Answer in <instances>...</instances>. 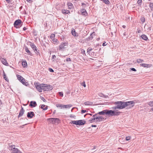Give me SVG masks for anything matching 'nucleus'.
Segmentation results:
<instances>
[{
	"instance_id": "1",
	"label": "nucleus",
	"mask_w": 153,
	"mask_h": 153,
	"mask_svg": "<svg viewBox=\"0 0 153 153\" xmlns=\"http://www.w3.org/2000/svg\"><path fill=\"white\" fill-rule=\"evenodd\" d=\"M115 105H117L119 109L126 108L129 109L133 107L134 105V102L133 101L128 102H123V101L115 102L114 103Z\"/></svg>"
},
{
	"instance_id": "2",
	"label": "nucleus",
	"mask_w": 153,
	"mask_h": 153,
	"mask_svg": "<svg viewBox=\"0 0 153 153\" xmlns=\"http://www.w3.org/2000/svg\"><path fill=\"white\" fill-rule=\"evenodd\" d=\"M120 112H117L112 110L106 109V115L108 117L116 116L119 115Z\"/></svg>"
},
{
	"instance_id": "3",
	"label": "nucleus",
	"mask_w": 153,
	"mask_h": 153,
	"mask_svg": "<svg viewBox=\"0 0 153 153\" xmlns=\"http://www.w3.org/2000/svg\"><path fill=\"white\" fill-rule=\"evenodd\" d=\"M23 24V22L20 19L16 20L14 23L13 25L16 28H19L22 27Z\"/></svg>"
},
{
	"instance_id": "4",
	"label": "nucleus",
	"mask_w": 153,
	"mask_h": 153,
	"mask_svg": "<svg viewBox=\"0 0 153 153\" xmlns=\"http://www.w3.org/2000/svg\"><path fill=\"white\" fill-rule=\"evenodd\" d=\"M35 85L36 87V89L40 92H42L43 90L42 88H43V86L45 85L44 84H39V83H35Z\"/></svg>"
},
{
	"instance_id": "5",
	"label": "nucleus",
	"mask_w": 153,
	"mask_h": 153,
	"mask_svg": "<svg viewBox=\"0 0 153 153\" xmlns=\"http://www.w3.org/2000/svg\"><path fill=\"white\" fill-rule=\"evenodd\" d=\"M30 45L36 53L37 54H40L39 51L38 49V48L34 43H30Z\"/></svg>"
},
{
	"instance_id": "6",
	"label": "nucleus",
	"mask_w": 153,
	"mask_h": 153,
	"mask_svg": "<svg viewBox=\"0 0 153 153\" xmlns=\"http://www.w3.org/2000/svg\"><path fill=\"white\" fill-rule=\"evenodd\" d=\"M45 85L43 86L42 88L43 90L44 91H48L51 90L53 89V87L51 85H48L47 84H45Z\"/></svg>"
},
{
	"instance_id": "7",
	"label": "nucleus",
	"mask_w": 153,
	"mask_h": 153,
	"mask_svg": "<svg viewBox=\"0 0 153 153\" xmlns=\"http://www.w3.org/2000/svg\"><path fill=\"white\" fill-rule=\"evenodd\" d=\"M35 115L33 111H30L27 112V117L28 118H32Z\"/></svg>"
},
{
	"instance_id": "8",
	"label": "nucleus",
	"mask_w": 153,
	"mask_h": 153,
	"mask_svg": "<svg viewBox=\"0 0 153 153\" xmlns=\"http://www.w3.org/2000/svg\"><path fill=\"white\" fill-rule=\"evenodd\" d=\"M25 111V110H24L23 107L22 106L21 109L19 111V114L18 116V118L22 117L24 114Z\"/></svg>"
},
{
	"instance_id": "9",
	"label": "nucleus",
	"mask_w": 153,
	"mask_h": 153,
	"mask_svg": "<svg viewBox=\"0 0 153 153\" xmlns=\"http://www.w3.org/2000/svg\"><path fill=\"white\" fill-rule=\"evenodd\" d=\"M78 125L83 126L85 124L86 121L84 120H78Z\"/></svg>"
},
{
	"instance_id": "10",
	"label": "nucleus",
	"mask_w": 153,
	"mask_h": 153,
	"mask_svg": "<svg viewBox=\"0 0 153 153\" xmlns=\"http://www.w3.org/2000/svg\"><path fill=\"white\" fill-rule=\"evenodd\" d=\"M96 120L95 121V122L96 123H99L102 121L104 119V118L102 116H99L98 117H96Z\"/></svg>"
},
{
	"instance_id": "11",
	"label": "nucleus",
	"mask_w": 153,
	"mask_h": 153,
	"mask_svg": "<svg viewBox=\"0 0 153 153\" xmlns=\"http://www.w3.org/2000/svg\"><path fill=\"white\" fill-rule=\"evenodd\" d=\"M68 43L66 42L62 43L59 46V50H61L62 49L64 48L65 46L68 45Z\"/></svg>"
},
{
	"instance_id": "12",
	"label": "nucleus",
	"mask_w": 153,
	"mask_h": 153,
	"mask_svg": "<svg viewBox=\"0 0 153 153\" xmlns=\"http://www.w3.org/2000/svg\"><path fill=\"white\" fill-rule=\"evenodd\" d=\"M37 104L36 102L31 101L30 102V104H29V106L31 107H35Z\"/></svg>"
},
{
	"instance_id": "13",
	"label": "nucleus",
	"mask_w": 153,
	"mask_h": 153,
	"mask_svg": "<svg viewBox=\"0 0 153 153\" xmlns=\"http://www.w3.org/2000/svg\"><path fill=\"white\" fill-rule=\"evenodd\" d=\"M51 122H52V123H54L56 121V120L59 121V118H52L48 119Z\"/></svg>"
},
{
	"instance_id": "14",
	"label": "nucleus",
	"mask_w": 153,
	"mask_h": 153,
	"mask_svg": "<svg viewBox=\"0 0 153 153\" xmlns=\"http://www.w3.org/2000/svg\"><path fill=\"white\" fill-rule=\"evenodd\" d=\"M140 66L143 67H144L146 68H150L151 66H152V65L151 64H148L145 63H141L140 64Z\"/></svg>"
},
{
	"instance_id": "15",
	"label": "nucleus",
	"mask_w": 153,
	"mask_h": 153,
	"mask_svg": "<svg viewBox=\"0 0 153 153\" xmlns=\"http://www.w3.org/2000/svg\"><path fill=\"white\" fill-rule=\"evenodd\" d=\"M80 11L82 15L86 16L87 15V13L86 10L84 9H81Z\"/></svg>"
},
{
	"instance_id": "16",
	"label": "nucleus",
	"mask_w": 153,
	"mask_h": 153,
	"mask_svg": "<svg viewBox=\"0 0 153 153\" xmlns=\"http://www.w3.org/2000/svg\"><path fill=\"white\" fill-rule=\"evenodd\" d=\"M0 60L3 64L7 66L8 63L5 59L3 58H0Z\"/></svg>"
},
{
	"instance_id": "17",
	"label": "nucleus",
	"mask_w": 153,
	"mask_h": 153,
	"mask_svg": "<svg viewBox=\"0 0 153 153\" xmlns=\"http://www.w3.org/2000/svg\"><path fill=\"white\" fill-rule=\"evenodd\" d=\"M56 107L59 109L64 108V105L59 104H56Z\"/></svg>"
},
{
	"instance_id": "18",
	"label": "nucleus",
	"mask_w": 153,
	"mask_h": 153,
	"mask_svg": "<svg viewBox=\"0 0 153 153\" xmlns=\"http://www.w3.org/2000/svg\"><path fill=\"white\" fill-rule=\"evenodd\" d=\"M25 51L28 53V54L30 56H32V54L31 52L29 50L27 47L26 46H25Z\"/></svg>"
},
{
	"instance_id": "19",
	"label": "nucleus",
	"mask_w": 153,
	"mask_h": 153,
	"mask_svg": "<svg viewBox=\"0 0 153 153\" xmlns=\"http://www.w3.org/2000/svg\"><path fill=\"white\" fill-rule=\"evenodd\" d=\"M17 79L21 82L22 81V80H24V78L21 75L18 74L16 75Z\"/></svg>"
},
{
	"instance_id": "20",
	"label": "nucleus",
	"mask_w": 153,
	"mask_h": 153,
	"mask_svg": "<svg viewBox=\"0 0 153 153\" xmlns=\"http://www.w3.org/2000/svg\"><path fill=\"white\" fill-rule=\"evenodd\" d=\"M12 152L13 153H22L17 148L14 149V150L12 151Z\"/></svg>"
},
{
	"instance_id": "21",
	"label": "nucleus",
	"mask_w": 153,
	"mask_h": 153,
	"mask_svg": "<svg viewBox=\"0 0 153 153\" xmlns=\"http://www.w3.org/2000/svg\"><path fill=\"white\" fill-rule=\"evenodd\" d=\"M67 5L69 9H71L73 7V4L71 3H68Z\"/></svg>"
},
{
	"instance_id": "22",
	"label": "nucleus",
	"mask_w": 153,
	"mask_h": 153,
	"mask_svg": "<svg viewBox=\"0 0 153 153\" xmlns=\"http://www.w3.org/2000/svg\"><path fill=\"white\" fill-rule=\"evenodd\" d=\"M98 114L100 115H106V109L103 110L102 111L99 112L98 113Z\"/></svg>"
},
{
	"instance_id": "23",
	"label": "nucleus",
	"mask_w": 153,
	"mask_h": 153,
	"mask_svg": "<svg viewBox=\"0 0 153 153\" xmlns=\"http://www.w3.org/2000/svg\"><path fill=\"white\" fill-rule=\"evenodd\" d=\"M62 13L64 14H68L70 13V11L69 10H62Z\"/></svg>"
},
{
	"instance_id": "24",
	"label": "nucleus",
	"mask_w": 153,
	"mask_h": 153,
	"mask_svg": "<svg viewBox=\"0 0 153 153\" xmlns=\"http://www.w3.org/2000/svg\"><path fill=\"white\" fill-rule=\"evenodd\" d=\"M141 37L145 41L147 40L148 39L147 37L145 34L142 35L141 36Z\"/></svg>"
},
{
	"instance_id": "25",
	"label": "nucleus",
	"mask_w": 153,
	"mask_h": 153,
	"mask_svg": "<svg viewBox=\"0 0 153 153\" xmlns=\"http://www.w3.org/2000/svg\"><path fill=\"white\" fill-rule=\"evenodd\" d=\"M41 108L44 110H46L48 109V106H45V105H42L41 106Z\"/></svg>"
},
{
	"instance_id": "26",
	"label": "nucleus",
	"mask_w": 153,
	"mask_h": 153,
	"mask_svg": "<svg viewBox=\"0 0 153 153\" xmlns=\"http://www.w3.org/2000/svg\"><path fill=\"white\" fill-rule=\"evenodd\" d=\"M71 33L72 35L74 36L75 37L77 36H78L76 35V34H77V33H76L75 30L74 29H73L71 31Z\"/></svg>"
},
{
	"instance_id": "27",
	"label": "nucleus",
	"mask_w": 153,
	"mask_h": 153,
	"mask_svg": "<svg viewBox=\"0 0 153 153\" xmlns=\"http://www.w3.org/2000/svg\"><path fill=\"white\" fill-rule=\"evenodd\" d=\"M72 106V105L71 104L66 105H64V108H69Z\"/></svg>"
},
{
	"instance_id": "28",
	"label": "nucleus",
	"mask_w": 153,
	"mask_h": 153,
	"mask_svg": "<svg viewBox=\"0 0 153 153\" xmlns=\"http://www.w3.org/2000/svg\"><path fill=\"white\" fill-rule=\"evenodd\" d=\"M21 82L22 83V84L26 86H27L28 85V83L25 81V79H24V80H22V81Z\"/></svg>"
},
{
	"instance_id": "29",
	"label": "nucleus",
	"mask_w": 153,
	"mask_h": 153,
	"mask_svg": "<svg viewBox=\"0 0 153 153\" xmlns=\"http://www.w3.org/2000/svg\"><path fill=\"white\" fill-rule=\"evenodd\" d=\"M9 150H12V151L14 150V149H15V146L14 145H9Z\"/></svg>"
},
{
	"instance_id": "30",
	"label": "nucleus",
	"mask_w": 153,
	"mask_h": 153,
	"mask_svg": "<svg viewBox=\"0 0 153 153\" xmlns=\"http://www.w3.org/2000/svg\"><path fill=\"white\" fill-rule=\"evenodd\" d=\"M78 120H73L71 121L70 123L72 124H73L78 125Z\"/></svg>"
},
{
	"instance_id": "31",
	"label": "nucleus",
	"mask_w": 153,
	"mask_h": 153,
	"mask_svg": "<svg viewBox=\"0 0 153 153\" xmlns=\"http://www.w3.org/2000/svg\"><path fill=\"white\" fill-rule=\"evenodd\" d=\"M22 65L24 67H25L27 66V62L25 61L22 62Z\"/></svg>"
},
{
	"instance_id": "32",
	"label": "nucleus",
	"mask_w": 153,
	"mask_h": 153,
	"mask_svg": "<svg viewBox=\"0 0 153 153\" xmlns=\"http://www.w3.org/2000/svg\"><path fill=\"white\" fill-rule=\"evenodd\" d=\"M85 105H90L92 104V103L91 102L87 101L84 103Z\"/></svg>"
},
{
	"instance_id": "33",
	"label": "nucleus",
	"mask_w": 153,
	"mask_h": 153,
	"mask_svg": "<svg viewBox=\"0 0 153 153\" xmlns=\"http://www.w3.org/2000/svg\"><path fill=\"white\" fill-rule=\"evenodd\" d=\"M101 1H103L105 4H109L110 3V2L108 0H101Z\"/></svg>"
},
{
	"instance_id": "34",
	"label": "nucleus",
	"mask_w": 153,
	"mask_h": 153,
	"mask_svg": "<svg viewBox=\"0 0 153 153\" xmlns=\"http://www.w3.org/2000/svg\"><path fill=\"white\" fill-rule=\"evenodd\" d=\"M149 6L151 8V11H153V3L150 2Z\"/></svg>"
},
{
	"instance_id": "35",
	"label": "nucleus",
	"mask_w": 153,
	"mask_h": 153,
	"mask_svg": "<svg viewBox=\"0 0 153 153\" xmlns=\"http://www.w3.org/2000/svg\"><path fill=\"white\" fill-rule=\"evenodd\" d=\"M93 38V37L92 36V34H91L90 36L88 37L87 38V40L88 41H89L91 39H92Z\"/></svg>"
},
{
	"instance_id": "36",
	"label": "nucleus",
	"mask_w": 153,
	"mask_h": 153,
	"mask_svg": "<svg viewBox=\"0 0 153 153\" xmlns=\"http://www.w3.org/2000/svg\"><path fill=\"white\" fill-rule=\"evenodd\" d=\"M137 62L138 63H140L141 62H144V60H143L139 59L137 60Z\"/></svg>"
},
{
	"instance_id": "37",
	"label": "nucleus",
	"mask_w": 153,
	"mask_h": 153,
	"mask_svg": "<svg viewBox=\"0 0 153 153\" xmlns=\"http://www.w3.org/2000/svg\"><path fill=\"white\" fill-rule=\"evenodd\" d=\"M141 21V22L143 23H144L145 22V19L144 17H142L140 19Z\"/></svg>"
},
{
	"instance_id": "38",
	"label": "nucleus",
	"mask_w": 153,
	"mask_h": 153,
	"mask_svg": "<svg viewBox=\"0 0 153 153\" xmlns=\"http://www.w3.org/2000/svg\"><path fill=\"white\" fill-rule=\"evenodd\" d=\"M137 3L139 5H141L142 3V0H138L137 2Z\"/></svg>"
},
{
	"instance_id": "39",
	"label": "nucleus",
	"mask_w": 153,
	"mask_h": 153,
	"mask_svg": "<svg viewBox=\"0 0 153 153\" xmlns=\"http://www.w3.org/2000/svg\"><path fill=\"white\" fill-rule=\"evenodd\" d=\"M55 37V35L54 34H52L51 36V38L52 39Z\"/></svg>"
},
{
	"instance_id": "40",
	"label": "nucleus",
	"mask_w": 153,
	"mask_h": 153,
	"mask_svg": "<svg viewBox=\"0 0 153 153\" xmlns=\"http://www.w3.org/2000/svg\"><path fill=\"white\" fill-rule=\"evenodd\" d=\"M100 96L101 97H103L105 98H107V97H108V96H105L103 94H100Z\"/></svg>"
},
{
	"instance_id": "41",
	"label": "nucleus",
	"mask_w": 153,
	"mask_h": 153,
	"mask_svg": "<svg viewBox=\"0 0 153 153\" xmlns=\"http://www.w3.org/2000/svg\"><path fill=\"white\" fill-rule=\"evenodd\" d=\"M92 50V49L91 48H88L87 49V53H88V54H89L90 51H91V50Z\"/></svg>"
},
{
	"instance_id": "42",
	"label": "nucleus",
	"mask_w": 153,
	"mask_h": 153,
	"mask_svg": "<svg viewBox=\"0 0 153 153\" xmlns=\"http://www.w3.org/2000/svg\"><path fill=\"white\" fill-rule=\"evenodd\" d=\"M52 41H53V42H55V44H57V42H58L57 39H55L54 38V39H52Z\"/></svg>"
},
{
	"instance_id": "43",
	"label": "nucleus",
	"mask_w": 153,
	"mask_h": 153,
	"mask_svg": "<svg viewBox=\"0 0 153 153\" xmlns=\"http://www.w3.org/2000/svg\"><path fill=\"white\" fill-rule=\"evenodd\" d=\"M111 108H112L113 109H119V108H118V107L117 105L115 106L112 107Z\"/></svg>"
},
{
	"instance_id": "44",
	"label": "nucleus",
	"mask_w": 153,
	"mask_h": 153,
	"mask_svg": "<svg viewBox=\"0 0 153 153\" xmlns=\"http://www.w3.org/2000/svg\"><path fill=\"white\" fill-rule=\"evenodd\" d=\"M131 137L130 136L126 137V140L128 141L130 140Z\"/></svg>"
},
{
	"instance_id": "45",
	"label": "nucleus",
	"mask_w": 153,
	"mask_h": 153,
	"mask_svg": "<svg viewBox=\"0 0 153 153\" xmlns=\"http://www.w3.org/2000/svg\"><path fill=\"white\" fill-rule=\"evenodd\" d=\"M81 53L83 54V55H85V51L84 50L82 49L81 50Z\"/></svg>"
},
{
	"instance_id": "46",
	"label": "nucleus",
	"mask_w": 153,
	"mask_h": 153,
	"mask_svg": "<svg viewBox=\"0 0 153 153\" xmlns=\"http://www.w3.org/2000/svg\"><path fill=\"white\" fill-rule=\"evenodd\" d=\"M149 105L151 106H153V101L149 102Z\"/></svg>"
},
{
	"instance_id": "47",
	"label": "nucleus",
	"mask_w": 153,
	"mask_h": 153,
	"mask_svg": "<svg viewBox=\"0 0 153 153\" xmlns=\"http://www.w3.org/2000/svg\"><path fill=\"white\" fill-rule=\"evenodd\" d=\"M81 85L83 86L84 87H86V85L85 81H83Z\"/></svg>"
},
{
	"instance_id": "48",
	"label": "nucleus",
	"mask_w": 153,
	"mask_h": 153,
	"mask_svg": "<svg viewBox=\"0 0 153 153\" xmlns=\"http://www.w3.org/2000/svg\"><path fill=\"white\" fill-rule=\"evenodd\" d=\"M59 94V96L62 97L63 96V93L62 92H59L58 93Z\"/></svg>"
},
{
	"instance_id": "49",
	"label": "nucleus",
	"mask_w": 153,
	"mask_h": 153,
	"mask_svg": "<svg viewBox=\"0 0 153 153\" xmlns=\"http://www.w3.org/2000/svg\"><path fill=\"white\" fill-rule=\"evenodd\" d=\"M48 70L50 71V72H54L53 70L51 68H49Z\"/></svg>"
},
{
	"instance_id": "50",
	"label": "nucleus",
	"mask_w": 153,
	"mask_h": 153,
	"mask_svg": "<svg viewBox=\"0 0 153 153\" xmlns=\"http://www.w3.org/2000/svg\"><path fill=\"white\" fill-rule=\"evenodd\" d=\"M89 121L91 123H94V122H95V121H94L93 119L92 118L90 120H89Z\"/></svg>"
},
{
	"instance_id": "51",
	"label": "nucleus",
	"mask_w": 153,
	"mask_h": 153,
	"mask_svg": "<svg viewBox=\"0 0 153 153\" xmlns=\"http://www.w3.org/2000/svg\"><path fill=\"white\" fill-rule=\"evenodd\" d=\"M137 32L138 33H140L141 32V30H140L139 28H138L137 29Z\"/></svg>"
},
{
	"instance_id": "52",
	"label": "nucleus",
	"mask_w": 153,
	"mask_h": 153,
	"mask_svg": "<svg viewBox=\"0 0 153 153\" xmlns=\"http://www.w3.org/2000/svg\"><path fill=\"white\" fill-rule=\"evenodd\" d=\"M4 78L5 79V80L7 81H8V79L7 78L6 76H5L4 77Z\"/></svg>"
},
{
	"instance_id": "53",
	"label": "nucleus",
	"mask_w": 153,
	"mask_h": 153,
	"mask_svg": "<svg viewBox=\"0 0 153 153\" xmlns=\"http://www.w3.org/2000/svg\"><path fill=\"white\" fill-rule=\"evenodd\" d=\"M82 7H86V5L85 3H82Z\"/></svg>"
},
{
	"instance_id": "54",
	"label": "nucleus",
	"mask_w": 153,
	"mask_h": 153,
	"mask_svg": "<svg viewBox=\"0 0 153 153\" xmlns=\"http://www.w3.org/2000/svg\"><path fill=\"white\" fill-rule=\"evenodd\" d=\"M86 112V110H85L82 109L81 110V113L82 114L85 113Z\"/></svg>"
},
{
	"instance_id": "55",
	"label": "nucleus",
	"mask_w": 153,
	"mask_h": 153,
	"mask_svg": "<svg viewBox=\"0 0 153 153\" xmlns=\"http://www.w3.org/2000/svg\"><path fill=\"white\" fill-rule=\"evenodd\" d=\"M56 58V56L55 55H52V59H55Z\"/></svg>"
},
{
	"instance_id": "56",
	"label": "nucleus",
	"mask_w": 153,
	"mask_h": 153,
	"mask_svg": "<svg viewBox=\"0 0 153 153\" xmlns=\"http://www.w3.org/2000/svg\"><path fill=\"white\" fill-rule=\"evenodd\" d=\"M131 71H136V70L134 68H131Z\"/></svg>"
},
{
	"instance_id": "57",
	"label": "nucleus",
	"mask_w": 153,
	"mask_h": 153,
	"mask_svg": "<svg viewBox=\"0 0 153 153\" xmlns=\"http://www.w3.org/2000/svg\"><path fill=\"white\" fill-rule=\"evenodd\" d=\"M70 117H71L75 118L76 117V116L73 114H71L70 116Z\"/></svg>"
},
{
	"instance_id": "58",
	"label": "nucleus",
	"mask_w": 153,
	"mask_h": 153,
	"mask_svg": "<svg viewBox=\"0 0 153 153\" xmlns=\"http://www.w3.org/2000/svg\"><path fill=\"white\" fill-rule=\"evenodd\" d=\"M66 61L67 62L70 61H71V59L69 58H66Z\"/></svg>"
},
{
	"instance_id": "59",
	"label": "nucleus",
	"mask_w": 153,
	"mask_h": 153,
	"mask_svg": "<svg viewBox=\"0 0 153 153\" xmlns=\"http://www.w3.org/2000/svg\"><path fill=\"white\" fill-rule=\"evenodd\" d=\"M95 53L94 52H92L91 53V56H96V55H95Z\"/></svg>"
},
{
	"instance_id": "60",
	"label": "nucleus",
	"mask_w": 153,
	"mask_h": 153,
	"mask_svg": "<svg viewBox=\"0 0 153 153\" xmlns=\"http://www.w3.org/2000/svg\"><path fill=\"white\" fill-rule=\"evenodd\" d=\"M41 99L44 101V102H45L46 101V100L45 99H44L43 97H42V98Z\"/></svg>"
},
{
	"instance_id": "61",
	"label": "nucleus",
	"mask_w": 153,
	"mask_h": 153,
	"mask_svg": "<svg viewBox=\"0 0 153 153\" xmlns=\"http://www.w3.org/2000/svg\"><path fill=\"white\" fill-rule=\"evenodd\" d=\"M6 1V2L8 3H10V0H5Z\"/></svg>"
},
{
	"instance_id": "62",
	"label": "nucleus",
	"mask_w": 153,
	"mask_h": 153,
	"mask_svg": "<svg viewBox=\"0 0 153 153\" xmlns=\"http://www.w3.org/2000/svg\"><path fill=\"white\" fill-rule=\"evenodd\" d=\"M2 76H3V77L4 76H6V74H5V73H4V71H3V74Z\"/></svg>"
},
{
	"instance_id": "63",
	"label": "nucleus",
	"mask_w": 153,
	"mask_h": 153,
	"mask_svg": "<svg viewBox=\"0 0 153 153\" xmlns=\"http://www.w3.org/2000/svg\"><path fill=\"white\" fill-rule=\"evenodd\" d=\"M27 28L25 27H24L23 28V30L24 31H25V30H27Z\"/></svg>"
},
{
	"instance_id": "64",
	"label": "nucleus",
	"mask_w": 153,
	"mask_h": 153,
	"mask_svg": "<svg viewBox=\"0 0 153 153\" xmlns=\"http://www.w3.org/2000/svg\"><path fill=\"white\" fill-rule=\"evenodd\" d=\"M91 126L92 127H97V126L96 125H91Z\"/></svg>"
}]
</instances>
